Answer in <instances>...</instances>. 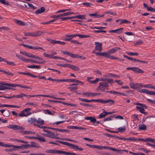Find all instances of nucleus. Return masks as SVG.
I'll list each match as a JSON object with an SVG mask.
<instances>
[{
	"instance_id": "nucleus-20",
	"label": "nucleus",
	"mask_w": 155,
	"mask_h": 155,
	"mask_svg": "<svg viewBox=\"0 0 155 155\" xmlns=\"http://www.w3.org/2000/svg\"><path fill=\"white\" fill-rule=\"evenodd\" d=\"M35 58L38 59V60L40 61H38V64H45L46 62V61L43 59V58L38 57L37 56H35Z\"/></svg>"
},
{
	"instance_id": "nucleus-59",
	"label": "nucleus",
	"mask_w": 155,
	"mask_h": 155,
	"mask_svg": "<svg viewBox=\"0 0 155 155\" xmlns=\"http://www.w3.org/2000/svg\"><path fill=\"white\" fill-rule=\"evenodd\" d=\"M126 53H127L128 54L131 55V56H133V55H138V53H134V52H126Z\"/></svg>"
},
{
	"instance_id": "nucleus-28",
	"label": "nucleus",
	"mask_w": 155,
	"mask_h": 155,
	"mask_svg": "<svg viewBox=\"0 0 155 155\" xmlns=\"http://www.w3.org/2000/svg\"><path fill=\"white\" fill-rule=\"evenodd\" d=\"M3 72L5 74L7 75H10L12 76H14V74L13 73H12L11 72H8L4 70L0 69V72Z\"/></svg>"
},
{
	"instance_id": "nucleus-39",
	"label": "nucleus",
	"mask_w": 155,
	"mask_h": 155,
	"mask_svg": "<svg viewBox=\"0 0 155 155\" xmlns=\"http://www.w3.org/2000/svg\"><path fill=\"white\" fill-rule=\"evenodd\" d=\"M106 54H108L107 55L108 56V57H106V58H110V59H114V60H117V59H118V58H117L115 57L113 55L110 56V54L107 53H106Z\"/></svg>"
},
{
	"instance_id": "nucleus-18",
	"label": "nucleus",
	"mask_w": 155,
	"mask_h": 155,
	"mask_svg": "<svg viewBox=\"0 0 155 155\" xmlns=\"http://www.w3.org/2000/svg\"><path fill=\"white\" fill-rule=\"evenodd\" d=\"M10 87H21L22 88H25L27 89H30L31 88L30 87H28L27 86H24V85H21L19 84H10Z\"/></svg>"
},
{
	"instance_id": "nucleus-6",
	"label": "nucleus",
	"mask_w": 155,
	"mask_h": 155,
	"mask_svg": "<svg viewBox=\"0 0 155 155\" xmlns=\"http://www.w3.org/2000/svg\"><path fill=\"white\" fill-rule=\"evenodd\" d=\"M102 149L110 150L114 151L120 152V151H121L120 150L116 149L115 148L110 147L108 146H98V150H101Z\"/></svg>"
},
{
	"instance_id": "nucleus-48",
	"label": "nucleus",
	"mask_w": 155,
	"mask_h": 155,
	"mask_svg": "<svg viewBox=\"0 0 155 155\" xmlns=\"http://www.w3.org/2000/svg\"><path fill=\"white\" fill-rule=\"evenodd\" d=\"M47 153H55L56 150H48L46 151Z\"/></svg>"
},
{
	"instance_id": "nucleus-29",
	"label": "nucleus",
	"mask_w": 155,
	"mask_h": 155,
	"mask_svg": "<svg viewBox=\"0 0 155 155\" xmlns=\"http://www.w3.org/2000/svg\"><path fill=\"white\" fill-rule=\"evenodd\" d=\"M0 146L8 147H13V149L14 150L15 145H8L7 144H4L2 142H0Z\"/></svg>"
},
{
	"instance_id": "nucleus-58",
	"label": "nucleus",
	"mask_w": 155,
	"mask_h": 155,
	"mask_svg": "<svg viewBox=\"0 0 155 155\" xmlns=\"http://www.w3.org/2000/svg\"><path fill=\"white\" fill-rule=\"evenodd\" d=\"M22 149V144L21 146H17L15 145L14 150H17Z\"/></svg>"
},
{
	"instance_id": "nucleus-23",
	"label": "nucleus",
	"mask_w": 155,
	"mask_h": 155,
	"mask_svg": "<svg viewBox=\"0 0 155 155\" xmlns=\"http://www.w3.org/2000/svg\"><path fill=\"white\" fill-rule=\"evenodd\" d=\"M68 68L76 71H78L80 70L79 68L77 66L73 65L70 64H69Z\"/></svg>"
},
{
	"instance_id": "nucleus-47",
	"label": "nucleus",
	"mask_w": 155,
	"mask_h": 155,
	"mask_svg": "<svg viewBox=\"0 0 155 155\" xmlns=\"http://www.w3.org/2000/svg\"><path fill=\"white\" fill-rule=\"evenodd\" d=\"M5 112L4 113V116H6V117H8L11 114L10 112L8 110H5Z\"/></svg>"
},
{
	"instance_id": "nucleus-45",
	"label": "nucleus",
	"mask_w": 155,
	"mask_h": 155,
	"mask_svg": "<svg viewBox=\"0 0 155 155\" xmlns=\"http://www.w3.org/2000/svg\"><path fill=\"white\" fill-rule=\"evenodd\" d=\"M26 62H32L34 63L38 64V61L32 60V59H26Z\"/></svg>"
},
{
	"instance_id": "nucleus-63",
	"label": "nucleus",
	"mask_w": 155,
	"mask_h": 155,
	"mask_svg": "<svg viewBox=\"0 0 155 155\" xmlns=\"http://www.w3.org/2000/svg\"><path fill=\"white\" fill-rule=\"evenodd\" d=\"M106 116L105 113L104 112V111L103 112L101 113L99 115V118H102L103 117H105Z\"/></svg>"
},
{
	"instance_id": "nucleus-19",
	"label": "nucleus",
	"mask_w": 155,
	"mask_h": 155,
	"mask_svg": "<svg viewBox=\"0 0 155 155\" xmlns=\"http://www.w3.org/2000/svg\"><path fill=\"white\" fill-rule=\"evenodd\" d=\"M43 130L45 132L48 133V137H50L51 138H53V137H54V133L52 132V131H50L45 130V129H43Z\"/></svg>"
},
{
	"instance_id": "nucleus-64",
	"label": "nucleus",
	"mask_w": 155,
	"mask_h": 155,
	"mask_svg": "<svg viewBox=\"0 0 155 155\" xmlns=\"http://www.w3.org/2000/svg\"><path fill=\"white\" fill-rule=\"evenodd\" d=\"M147 10L149 11H151L152 12H155V9L151 7H150L149 8H148V9H147Z\"/></svg>"
},
{
	"instance_id": "nucleus-31",
	"label": "nucleus",
	"mask_w": 155,
	"mask_h": 155,
	"mask_svg": "<svg viewBox=\"0 0 155 155\" xmlns=\"http://www.w3.org/2000/svg\"><path fill=\"white\" fill-rule=\"evenodd\" d=\"M95 54L97 55H99L100 56H102L105 57H108V56L107 55L108 54H106V52L98 53L97 52H96Z\"/></svg>"
},
{
	"instance_id": "nucleus-1",
	"label": "nucleus",
	"mask_w": 155,
	"mask_h": 155,
	"mask_svg": "<svg viewBox=\"0 0 155 155\" xmlns=\"http://www.w3.org/2000/svg\"><path fill=\"white\" fill-rule=\"evenodd\" d=\"M56 141L57 142H58L61 143L62 144H63L70 146V147L72 149H76L77 150H80L81 151H82L83 150V149L81 148H78V146L74 144H73L71 143H69L63 142L62 141H61L58 140H56Z\"/></svg>"
},
{
	"instance_id": "nucleus-11",
	"label": "nucleus",
	"mask_w": 155,
	"mask_h": 155,
	"mask_svg": "<svg viewBox=\"0 0 155 155\" xmlns=\"http://www.w3.org/2000/svg\"><path fill=\"white\" fill-rule=\"evenodd\" d=\"M100 103H102V104H106L107 103H108L110 105H112L114 104L115 101L110 99H106L105 100H103L100 99Z\"/></svg>"
},
{
	"instance_id": "nucleus-16",
	"label": "nucleus",
	"mask_w": 155,
	"mask_h": 155,
	"mask_svg": "<svg viewBox=\"0 0 155 155\" xmlns=\"http://www.w3.org/2000/svg\"><path fill=\"white\" fill-rule=\"evenodd\" d=\"M36 136L37 137H36V138H35V139L38 140L40 141L43 142H45L47 141V140H45L44 137H41L38 134H37Z\"/></svg>"
},
{
	"instance_id": "nucleus-4",
	"label": "nucleus",
	"mask_w": 155,
	"mask_h": 155,
	"mask_svg": "<svg viewBox=\"0 0 155 155\" xmlns=\"http://www.w3.org/2000/svg\"><path fill=\"white\" fill-rule=\"evenodd\" d=\"M100 85L97 88L98 89L101 90L102 92H105L107 90V88L109 87V85L107 83L103 82H100Z\"/></svg>"
},
{
	"instance_id": "nucleus-27",
	"label": "nucleus",
	"mask_w": 155,
	"mask_h": 155,
	"mask_svg": "<svg viewBox=\"0 0 155 155\" xmlns=\"http://www.w3.org/2000/svg\"><path fill=\"white\" fill-rule=\"evenodd\" d=\"M10 129H12L15 130H18L19 126L16 125L12 124L8 127Z\"/></svg>"
},
{
	"instance_id": "nucleus-34",
	"label": "nucleus",
	"mask_w": 155,
	"mask_h": 155,
	"mask_svg": "<svg viewBox=\"0 0 155 155\" xmlns=\"http://www.w3.org/2000/svg\"><path fill=\"white\" fill-rule=\"evenodd\" d=\"M21 4L22 5V6L19 5V7H21V8L22 7H24V6L27 8V5H28V2H24L22 1H21Z\"/></svg>"
},
{
	"instance_id": "nucleus-37",
	"label": "nucleus",
	"mask_w": 155,
	"mask_h": 155,
	"mask_svg": "<svg viewBox=\"0 0 155 155\" xmlns=\"http://www.w3.org/2000/svg\"><path fill=\"white\" fill-rule=\"evenodd\" d=\"M125 126H123L121 127H119L117 128L118 131L122 133L124 132L125 130Z\"/></svg>"
},
{
	"instance_id": "nucleus-13",
	"label": "nucleus",
	"mask_w": 155,
	"mask_h": 155,
	"mask_svg": "<svg viewBox=\"0 0 155 155\" xmlns=\"http://www.w3.org/2000/svg\"><path fill=\"white\" fill-rule=\"evenodd\" d=\"M70 91H74L77 90L78 89L77 84H71L69 87H68Z\"/></svg>"
},
{
	"instance_id": "nucleus-9",
	"label": "nucleus",
	"mask_w": 155,
	"mask_h": 155,
	"mask_svg": "<svg viewBox=\"0 0 155 155\" xmlns=\"http://www.w3.org/2000/svg\"><path fill=\"white\" fill-rule=\"evenodd\" d=\"M95 45L96 46L95 49L97 51H101L102 50V44L98 42H95Z\"/></svg>"
},
{
	"instance_id": "nucleus-53",
	"label": "nucleus",
	"mask_w": 155,
	"mask_h": 155,
	"mask_svg": "<svg viewBox=\"0 0 155 155\" xmlns=\"http://www.w3.org/2000/svg\"><path fill=\"white\" fill-rule=\"evenodd\" d=\"M148 90L146 89H141L139 91L140 93H145L147 94Z\"/></svg>"
},
{
	"instance_id": "nucleus-26",
	"label": "nucleus",
	"mask_w": 155,
	"mask_h": 155,
	"mask_svg": "<svg viewBox=\"0 0 155 155\" xmlns=\"http://www.w3.org/2000/svg\"><path fill=\"white\" fill-rule=\"evenodd\" d=\"M48 80L52 81H55L57 82H64V79H53L50 77H49L48 79Z\"/></svg>"
},
{
	"instance_id": "nucleus-43",
	"label": "nucleus",
	"mask_w": 155,
	"mask_h": 155,
	"mask_svg": "<svg viewBox=\"0 0 155 155\" xmlns=\"http://www.w3.org/2000/svg\"><path fill=\"white\" fill-rule=\"evenodd\" d=\"M64 82H76V81H77V79H64Z\"/></svg>"
},
{
	"instance_id": "nucleus-38",
	"label": "nucleus",
	"mask_w": 155,
	"mask_h": 155,
	"mask_svg": "<svg viewBox=\"0 0 155 155\" xmlns=\"http://www.w3.org/2000/svg\"><path fill=\"white\" fill-rule=\"evenodd\" d=\"M16 56L21 60L22 61L26 62V58H24L23 56L21 55H18V54L16 55Z\"/></svg>"
},
{
	"instance_id": "nucleus-33",
	"label": "nucleus",
	"mask_w": 155,
	"mask_h": 155,
	"mask_svg": "<svg viewBox=\"0 0 155 155\" xmlns=\"http://www.w3.org/2000/svg\"><path fill=\"white\" fill-rule=\"evenodd\" d=\"M15 21L16 24H18L20 25L24 26L25 25V22H23L21 21L18 20H15Z\"/></svg>"
},
{
	"instance_id": "nucleus-8",
	"label": "nucleus",
	"mask_w": 155,
	"mask_h": 155,
	"mask_svg": "<svg viewBox=\"0 0 155 155\" xmlns=\"http://www.w3.org/2000/svg\"><path fill=\"white\" fill-rule=\"evenodd\" d=\"M79 100L85 102H100V99H92L91 100H88L85 99H83L81 98H78Z\"/></svg>"
},
{
	"instance_id": "nucleus-30",
	"label": "nucleus",
	"mask_w": 155,
	"mask_h": 155,
	"mask_svg": "<svg viewBox=\"0 0 155 155\" xmlns=\"http://www.w3.org/2000/svg\"><path fill=\"white\" fill-rule=\"evenodd\" d=\"M11 87L6 85H0V90H5L8 89H11Z\"/></svg>"
},
{
	"instance_id": "nucleus-51",
	"label": "nucleus",
	"mask_w": 155,
	"mask_h": 155,
	"mask_svg": "<svg viewBox=\"0 0 155 155\" xmlns=\"http://www.w3.org/2000/svg\"><path fill=\"white\" fill-rule=\"evenodd\" d=\"M136 108L137 110L141 113H142L143 111L144 110V109L143 108L141 107L137 106Z\"/></svg>"
},
{
	"instance_id": "nucleus-36",
	"label": "nucleus",
	"mask_w": 155,
	"mask_h": 155,
	"mask_svg": "<svg viewBox=\"0 0 155 155\" xmlns=\"http://www.w3.org/2000/svg\"><path fill=\"white\" fill-rule=\"evenodd\" d=\"M146 126L144 124H143L139 127L138 130H145L146 129Z\"/></svg>"
},
{
	"instance_id": "nucleus-12",
	"label": "nucleus",
	"mask_w": 155,
	"mask_h": 155,
	"mask_svg": "<svg viewBox=\"0 0 155 155\" xmlns=\"http://www.w3.org/2000/svg\"><path fill=\"white\" fill-rule=\"evenodd\" d=\"M120 49V47H116L108 50L107 53L114 54L117 51Z\"/></svg>"
},
{
	"instance_id": "nucleus-56",
	"label": "nucleus",
	"mask_w": 155,
	"mask_h": 155,
	"mask_svg": "<svg viewBox=\"0 0 155 155\" xmlns=\"http://www.w3.org/2000/svg\"><path fill=\"white\" fill-rule=\"evenodd\" d=\"M24 95H25L24 94L21 93L20 94L18 95H14V97L17 98H22L23 97H24Z\"/></svg>"
},
{
	"instance_id": "nucleus-49",
	"label": "nucleus",
	"mask_w": 155,
	"mask_h": 155,
	"mask_svg": "<svg viewBox=\"0 0 155 155\" xmlns=\"http://www.w3.org/2000/svg\"><path fill=\"white\" fill-rule=\"evenodd\" d=\"M28 7L27 8V9L30 8H31L33 9H36V8L33 5L31 4L28 3Z\"/></svg>"
},
{
	"instance_id": "nucleus-60",
	"label": "nucleus",
	"mask_w": 155,
	"mask_h": 155,
	"mask_svg": "<svg viewBox=\"0 0 155 155\" xmlns=\"http://www.w3.org/2000/svg\"><path fill=\"white\" fill-rule=\"evenodd\" d=\"M26 54V55H25L26 56L29 57H31V58H35V56H36L35 55L32 54L30 53H27H27Z\"/></svg>"
},
{
	"instance_id": "nucleus-62",
	"label": "nucleus",
	"mask_w": 155,
	"mask_h": 155,
	"mask_svg": "<svg viewBox=\"0 0 155 155\" xmlns=\"http://www.w3.org/2000/svg\"><path fill=\"white\" fill-rule=\"evenodd\" d=\"M83 5L86 6L87 7H90L91 5H92V4L90 2L84 3Z\"/></svg>"
},
{
	"instance_id": "nucleus-25",
	"label": "nucleus",
	"mask_w": 155,
	"mask_h": 155,
	"mask_svg": "<svg viewBox=\"0 0 155 155\" xmlns=\"http://www.w3.org/2000/svg\"><path fill=\"white\" fill-rule=\"evenodd\" d=\"M45 11V8L43 7H42L39 9L37 10L35 12V13L37 14H41L44 12Z\"/></svg>"
},
{
	"instance_id": "nucleus-17",
	"label": "nucleus",
	"mask_w": 155,
	"mask_h": 155,
	"mask_svg": "<svg viewBox=\"0 0 155 155\" xmlns=\"http://www.w3.org/2000/svg\"><path fill=\"white\" fill-rule=\"evenodd\" d=\"M123 29V28H121L119 29L116 30H110L109 31V33H120L122 32V30Z\"/></svg>"
},
{
	"instance_id": "nucleus-57",
	"label": "nucleus",
	"mask_w": 155,
	"mask_h": 155,
	"mask_svg": "<svg viewBox=\"0 0 155 155\" xmlns=\"http://www.w3.org/2000/svg\"><path fill=\"white\" fill-rule=\"evenodd\" d=\"M30 148L29 144H22V149H25Z\"/></svg>"
},
{
	"instance_id": "nucleus-32",
	"label": "nucleus",
	"mask_w": 155,
	"mask_h": 155,
	"mask_svg": "<svg viewBox=\"0 0 155 155\" xmlns=\"http://www.w3.org/2000/svg\"><path fill=\"white\" fill-rule=\"evenodd\" d=\"M44 111L45 114H48L53 115L55 113V112L54 111L52 112H51L48 109L44 110Z\"/></svg>"
},
{
	"instance_id": "nucleus-10",
	"label": "nucleus",
	"mask_w": 155,
	"mask_h": 155,
	"mask_svg": "<svg viewBox=\"0 0 155 155\" xmlns=\"http://www.w3.org/2000/svg\"><path fill=\"white\" fill-rule=\"evenodd\" d=\"M61 52L64 54H66L67 55L70 56L73 58H75L76 54H74L72 53L69 52L68 51H64L63 50L61 51Z\"/></svg>"
},
{
	"instance_id": "nucleus-14",
	"label": "nucleus",
	"mask_w": 155,
	"mask_h": 155,
	"mask_svg": "<svg viewBox=\"0 0 155 155\" xmlns=\"http://www.w3.org/2000/svg\"><path fill=\"white\" fill-rule=\"evenodd\" d=\"M78 34H74L71 35H66L65 36L67 38H70L69 39H66V37H64V41H71V39L74 37H75L76 36H78Z\"/></svg>"
},
{
	"instance_id": "nucleus-15",
	"label": "nucleus",
	"mask_w": 155,
	"mask_h": 155,
	"mask_svg": "<svg viewBox=\"0 0 155 155\" xmlns=\"http://www.w3.org/2000/svg\"><path fill=\"white\" fill-rule=\"evenodd\" d=\"M30 143L31 144H29L30 148L34 147L39 148L40 147V146L39 144L35 142L31 141Z\"/></svg>"
},
{
	"instance_id": "nucleus-2",
	"label": "nucleus",
	"mask_w": 155,
	"mask_h": 155,
	"mask_svg": "<svg viewBox=\"0 0 155 155\" xmlns=\"http://www.w3.org/2000/svg\"><path fill=\"white\" fill-rule=\"evenodd\" d=\"M43 31H37L34 32H24L25 35L26 36H30L31 37H38L40 36L44 33Z\"/></svg>"
},
{
	"instance_id": "nucleus-50",
	"label": "nucleus",
	"mask_w": 155,
	"mask_h": 155,
	"mask_svg": "<svg viewBox=\"0 0 155 155\" xmlns=\"http://www.w3.org/2000/svg\"><path fill=\"white\" fill-rule=\"evenodd\" d=\"M131 22L129 21H128L126 19H122V21L120 23V25H121L123 23H128L130 24Z\"/></svg>"
},
{
	"instance_id": "nucleus-5",
	"label": "nucleus",
	"mask_w": 155,
	"mask_h": 155,
	"mask_svg": "<svg viewBox=\"0 0 155 155\" xmlns=\"http://www.w3.org/2000/svg\"><path fill=\"white\" fill-rule=\"evenodd\" d=\"M18 73L19 74L28 75V76H30L31 77L33 78H39V79H44L45 80H47L45 76L41 77L39 75L36 76V75H33L32 74H30L28 72H18Z\"/></svg>"
},
{
	"instance_id": "nucleus-7",
	"label": "nucleus",
	"mask_w": 155,
	"mask_h": 155,
	"mask_svg": "<svg viewBox=\"0 0 155 155\" xmlns=\"http://www.w3.org/2000/svg\"><path fill=\"white\" fill-rule=\"evenodd\" d=\"M127 70H131L137 73H143L144 71L137 67H128L126 68Z\"/></svg>"
},
{
	"instance_id": "nucleus-61",
	"label": "nucleus",
	"mask_w": 155,
	"mask_h": 155,
	"mask_svg": "<svg viewBox=\"0 0 155 155\" xmlns=\"http://www.w3.org/2000/svg\"><path fill=\"white\" fill-rule=\"evenodd\" d=\"M43 55L45 57H46L49 58H51L53 57L52 55L48 54L45 53H44L43 54Z\"/></svg>"
},
{
	"instance_id": "nucleus-55",
	"label": "nucleus",
	"mask_w": 155,
	"mask_h": 155,
	"mask_svg": "<svg viewBox=\"0 0 155 155\" xmlns=\"http://www.w3.org/2000/svg\"><path fill=\"white\" fill-rule=\"evenodd\" d=\"M143 43V42L141 40H139L137 41L135 43H134L135 46L140 45V44Z\"/></svg>"
},
{
	"instance_id": "nucleus-3",
	"label": "nucleus",
	"mask_w": 155,
	"mask_h": 155,
	"mask_svg": "<svg viewBox=\"0 0 155 155\" xmlns=\"http://www.w3.org/2000/svg\"><path fill=\"white\" fill-rule=\"evenodd\" d=\"M31 110V108L24 109L21 111L20 113L18 114V116L21 117H27L31 114V113L30 111Z\"/></svg>"
},
{
	"instance_id": "nucleus-52",
	"label": "nucleus",
	"mask_w": 155,
	"mask_h": 155,
	"mask_svg": "<svg viewBox=\"0 0 155 155\" xmlns=\"http://www.w3.org/2000/svg\"><path fill=\"white\" fill-rule=\"evenodd\" d=\"M0 85H6L10 87V84L4 82H0Z\"/></svg>"
},
{
	"instance_id": "nucleus-44",
	"label": "nucleus",
	"mask_w": 155,
	"mask_h": 155,
	"mask_svg": "<svg viewBox=\"0 0 155 155\" xmlns=\"http://www.w3.org/2000/svg\"><path fill=\"white\" fill-rule=\"evenodd\" d=\"M148 141H150L152 143H154L155 139L150 138H148L147 139H145V142H147Z\"/></svg>"
},
{
	"instance_id": "nucleus-21",
	"label": "nucleus",
	"mask_w": 155,
	"mask_h": 155,
	"mask_svg": "<svg viewBox=\"0 0 155 155\" xmlns=\"http://www.w3.org/2000/svg\"><path fill=\"white\" fill-rule=\"evenodd\" d=\"M85 119L87 120H90L91 123H94L96 122V118L92 117H86Z\"/></svg>"
},
{
	"instance_id": "nucleus-42",
	"label": "nucleus",
	"mask_w": 155,
	"mask_h": 155,
	"mask_svg": "<svg viewBox=\"0 0 155 155\" xmlns=\"http://www.w3.org/2000/svg\"><path fill=\"white\" fill-rule=\"evenodd\" d=\"M86 145L90 147H91L93 148H95L98 149V145H92L90 144H88L87 143H86Z\"/></svg>"
},
{
	"instance_id": "nucleus-41",
	"label": "nucleus",
	"mask_w": 155,
	"mask_h": 155,
	"mask_svg": "<svg viewBox=\"0 0 155 155\" xmlns=\"http://www.w3.org/2000/svg\"><path fill=\"white\" fill-rule=\"evenodd\" d=\"M78 36L80 38H88L90 37L89 35H85L79 34H78Z\"/></svg>"
},
{
	"instance_id": "nucleus-35",
	"label": "nucleus",
	"mask_w": 155,
	"mask_h": 155,
	"mask_svg": "<svg viewBox=\"0 0 155 155\" xmlns=\"http://www.w3.org/2000/svg\"><path fill=\"white\" fill-rule=\"evenodd\" d=\"M27 68H31L38 69L40 67V66L36 65H30L27 66Z\"/></svg>"
},
{
	"instance_id": "nucleus-46",
	"label": "nucleus",
	"mask_w": 155,
	"mask_h": 155,
	"mask_svg": "<svg viewBox=\"0 0 155 155\" xmlns=\"http://www.w3.org/2000/svg\"><path fill=\"white\" fill-rule=\"evenodd\" d=\"M36 122L41 124V125H43L44 124V121L43 120L41 119V118H39L38 119V120H37Z\"/></svg>"
},
{
	"instance_id": "nucleus-40",
	"label": "nucleus",
	"mask_w": 155,
	"mask_h": 155,
	"mask_svg": "<svg viewBox=\"0 0 155 155\" xmlns=\"http://www.w3.org/2000/svg\"><path fill=\"white\" fill-rule=\"evenodd\" d=\"M77 18L80 19L81 20L86 19V15H77Z\"/></svg>"
},
{
	"instance_id": "nucleus-24",
	"label": "nucleus",
	"mask_w": 155,
	"mask_h": 155,
	"mask_svg": "<svg viewBox=\"0 0 155 155\" xmlns=\"http://www.w3.org/2000/svg\"><path fill=\"white\" fill-rule=\"evenodd\" d=\"M139 83L134 84V83H131L130 84V85L131 88L134 89H137L139 88L138 84Z\"/></svg>"
},
{
	"instance_id": "nucleus-54",
	"label": "nucleus",
	"mask_w": 155,
	"mask_h": 155,
	"mask_svg": "<svg viewBox=\"0 0 155 155\" xmlns=\"http://www.w3.org/2000/svg\"><path fill=\"white\" fill-rule=\"evenodd\" d=\"M69 64H57V65L61 67H68L69 66Z\"/></svg>"
},
{
	"instance_id": "nucleus-22",
	"label": "nucleus",
	"mask_w": 155,
	"mask_h": 155,
	"mask_svg": "<svg viewBox=\"0 0 155 155\" xmlns=\"http://www.w3.org/2000/svg\"><path fill=\"white\" fill-rule=\"evenodd\" d=\"M1 59H0V62H2V61H5L9 65H12V66H14L15 65V64L13 62H8L7 60H5L4 58H2V57H1Z\"/></svg>"
}]
</instances>
